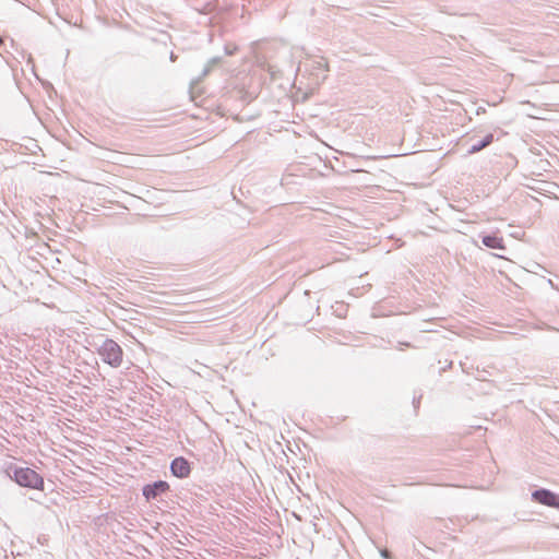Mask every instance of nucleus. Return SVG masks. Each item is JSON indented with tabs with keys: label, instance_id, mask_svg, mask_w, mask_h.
Masks as SVG:
<instances>
[{
	"label": "nucleus",
	"instance_id": "3",
	"mask_svg": "<svg viewBox=\"0 0 559 559\" xmlns=\"http://www.w3.org/2000/svg\"><path fill=\"white\" fill-rule=\"evenodd\" d=\"M170 491V486L166 480H155L145 484L142 487V495L147 502L162 501V497Z\"/></svg>",
	"mask_w": 559,
	"mask_h": 559
},
{
	"label": "nucleus",
	"instance_id": "7",
	"mask_svg": "<svg viewBox=\"0 0 559 559\" xmlns=\"http://www.w3.org/2000/svg\"><path fill=\"white\" fill-rule=\"evenodd\" d=\"M493 142V134L492 133H489L487 134L483 140L480 141H477L475 143H473L468 150H467V153L468 154H475L481 150H484L485 147H487L488 145H490L491 143Z\"/></svg>",
	"mask_w": 559,
	"mask_h": 559
},
{
	"label": "nucleus",
	"instance_id": "14",
	"mask_svg": "<svg viewBox=\"0 0 559 559\" xmlns=\"http://www.w3.org/2000/svg\"><path fill=\"white\" fill-rule=\"evenodd\" d=\"M381 556H382L383 558H385V559H389V558H390V552H389V550H382V551H381Z\"/></svg>",
	"mask_w": 559,
	"mask_h": 559
},
{
	"label": "nucleus",
	"instance_id": "9",
	"mask_svg": "<svg viewBox=\"0 0 559 559\" xmlns=\"http://www.w3.org/2000/svg\"><path fill=\"white\" fill-rule=\"evenodd\" d=\"M221 57H213L207 61V64L212 67V69L221 62Z\"/></svg>",
	"mask_w": 559,
	"mask_h": 559
},
{
	"label": "nucleus",
	"instance_id": "6",
	"mask_svg": "<svg viewBox=\"0 0 559 559\" xmlns=\"http://www.w3.org/2000/svg\"><path fill=\"white\" fill-rule=\"evenodd\" d=\"M481 242L485 247L491 249H504L502 238L496 235H485L481 237Z\"/></svg>",
	"mask_w": 559,
	"mask_h": 559
},
{
	"label": "nucleus",
	"instance_id": "12",
	"mask_svg": "<svg viewBox=\"0 0 559 559\" xmlns=\"http://www.w3.org/2000/svg\"><path fill=\"white\" fill-rule=\"evenodd\" d=\"M201 12H202V13H204V14H206V13L211 12V3H210V2H207V3L204 5V8H203V10H202Z\"/></svg>",
	"mask_w": 559,
	"mask_h": 559
},
{
	"label": "nucleus",
	"instance_id": "8",
	"mask_svg": "<svg viewBox=\"0 0 559 559\" xmlns=\"http://www.w3.org/2000/svg\"><path fill=\"white\" fill-rule=\"evenodd\" d=\"M237 50V47L236 46H231V45H225V53L227 56H233L235 53V51Z\"/></svg>",
	"mask_w": 559,
	"mask_h": 559
},
{
	"label": "nucleus",
	"instance_id": "17",
	"mask_svg": "<svg viewBox=\"0 0 559 559\" xmlns=\"http://www.w3.org/2000/svg\"><path fill=\"white\" fill-rule=\"evenodd\" d=\"M3 44V37L0 36V45Z\"/></svg>",
	"mask_w": 559,
	"mask_h": 559
},
{
	"label": "nucleus",
	"instance_id": "15",
	"mask_svg": "<svg viewBox=\"0 0 559 559\" xmlns=\"http://www.w3.org/2000/svg\"><path fill=\"white\" fill-rule=\"evenodd\" d=\"M399 344H400V346H405V347H409L411 346L409 343H401L400 342ZM400 349H403V347H400Z\"/></svg>",
	"mask_w": 559,
	"mask_h": 559
},
{
	"label": "nucleus",
	"instance_id": "10",
	"mask_svg": "<svg viewBox=\"0 0 559 559\" xmlns=\"http://www.w3.org/2000/svg\"><path fill=\"white\" fill-rule=\"evenodd\" d=\"M437 150V145H426L421 142V152H432Z\"/></svg>",
	"mask_w": 559,
	"mask_h": 559
},
{
	"label": "nucleus",
	"instance_id": "2",
	"mask_svg": "<svg viewBox=\"0 0 559 559\" xmlns=\"http://www.w3.org/2000/svg\"><path fill=\"white\" fill-rule=\"evenodd\" d=\"M98 355L103 361L112 368H119L123 361V350L121 346L111 338H106L98 348Z\"/></svg>",
	"mask_w": 559,
	"mask_h": 559
},
{
	"label": "nucleus",
	"instance_id": "1",
	"mask_svg": "<svg viewBox=\"0 0 559 559\" xmlns=\"http://www.w3.org/2000/svg\"><path fill=\"white\" fill-rule=\"evenodd\" d=\"M5 473L11 480L21 487L40 491L44 490L45 481L43 476L31 467L19 466L11 463L5 468Z\"/></svg>",
	"mask_w": 559,
	"mask_h": 559
},
{
	"label": "nucleus",
	"instance_id": "5",
	"mask_svg": "<svg viewBox=\"0 0 559 559\" xmlns=\"http://www.w3.org/2000/svg\"><path fill=\"white\" fill-rule=\"evenodd\" d=\"M170 472L177 478H186L191 473L190 462L183 456H177L170 462Z\"/></svg>",
	"mask_w": 559,
	"mask_h": 559
},
{
	"label": "nucleus",
	"instance_id": "4",
	"mask_svg": "<svg viewBox=\"0 0 559 559\" xmlns=\"http://www.w3.org/2000/svg\"><path fill=\"white\" fill-rule=\"evenodd\" d=\"M532 499L539 504L559 510V495L549 489L540 488L534 490Z\"/></svg>",
	"mask_w": 559,
	"mask_h": 559
},
{
	"label": "nucleus",
	"instance_id": "13",
	"mask_svg": "<svg viewBox=\"0 0 559 559\" xmlns=\"http://www.w3.org/2000/svg\"><path fill=\"white\" fill-rule=\"evenodd\" d=\"M413 405H414L415 409H417L419 407V397H416V396L413 397Z\"/></svg>",
	"mask_w": 559,
	"mask_h": 559
},
{
	"label": "nucleus",
	"instance_id": "11",
	"mask_svg": "<svg viewBox=\"0 0 559 559\" xmlns=\"http://www.w3.org/2000/svg\"><path fill=\"white\" fill-rule=\"evenodd\" d=\"M211 71H212V67L206 63L201 75L206 76Z\"/></svg>",
	"mask_w": 559,
	"mask_h": 559
},
{
	"label": "nucleus",
	"instance_id": "16",
	"mask_svg": "<svg viewBox=\"0 0 559 559\" xmlns=\"http://www.w3.org/2000/svg\"><path fill=\"white\" fill-rule=\"evenodd\" d=\"M421 332H430V330L421 326Z\"/></svg>",
	"mask_w": 559,
	"mask_h": 559
}]
</instances>
